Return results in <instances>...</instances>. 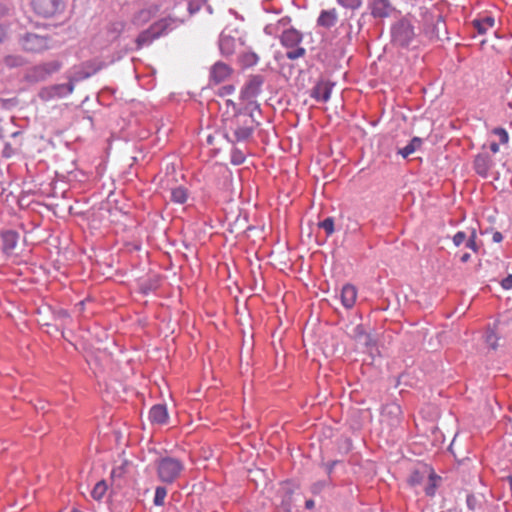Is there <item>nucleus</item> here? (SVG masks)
I'll return each instance as SVG.
<instances>
[{
    "mask_svg": "<svg viewBox=\"0 0 512 512\" xmlns=\"http://www.w3.org/2000/svg\"><path fill=\"white\" fill-rule=\"evenodd\" d=\"M280 42L289 49L286 56L290 60L299 59L306 53V50L299 46L302 42V34L294 28L285 30L280 37Z\"/></svg>",
    "mask_w": 512,
    "mask_h": 512,
    "instance_id": "obj_3",
    "label": "nucleus"
},
{
    "mask_svg": "<svg viewBox=\"0 0 512 512\" xmlns=\"http://www.w3.org/2000/svg\"><path fill=\"white\" fill-rule=\"evenodd\" d=\"M466 240V234L464 232H458L453 237V242L456 246H460Z\"/></svg>",
    "mask_w": 512,
    "mask_h": 512,
    "instance_id": "obj_36",
    "label": "nucleus"
},
{
    "mask_svg": "<svg viewBox=\"0 0 512 512\" xmlns=\"http://www.w3.org/2000/svg\"><path fill=\"white\" fill-rule=\"evenodd\" d=\"M357 289L354 285L350 284V283H347L345 284L342 289H341V293H340V299H341V303L342 305L346 308V309H352L356 303V299H357Z\"/></svg>",
    "mask_w": 512,
    "mask_h": 512,
    "instance_id": "obj_14",
    "label": "nucleus"
},
{
    "mask_svg": "<svg viewBox=\"0 0 512 512\" xmlns=\"http://www.w3.org/2000/svg\"><path fill=\"white\" fill-rule=\"evenodd\" d=\"M470 258H471L470 253L465 252V253H463V254L460 256V261H461L462 263H466V262H468V261L470 260Z\"/></svg>",
    "mask_w": 512,
    "mask_h": 512,
    "instance_id": "obj_42",
    "label": "nucleus"
},
{
    "mask_svg": "<svg viewBox=\"0 0 512 512\" xmlns=\"http://www.w3.org/2000/svg\"><path fill=\"white\" fill-rule=\"evenodd\" d=\"M20 45L25 52L41 53L50 48L51 41L47 36L29 32L20 38Z\"/></svg>",
    "mask_w": 512,
    "mask_h": 512,
    "instance_id": "obj_5",
    "label": "nucleus"
},
{
    "mask_svg": "<svg viewBox=\"0 0 512 512\" xmlns=\"http://www.w3.org/2000/svg\"><path fill=\"white\" fill-rule=\"evenodd\" d=\"M262 84L263 79L261 76L255 75L250 77L241 90L240 98L245 102L253 103L261 91Z\"/></svg>",
    "mask_w": 512,
    "mask_h": 512,
    "instance_id": "obj_10",
    "label": "nucleus"
},
{
    "mask_svg": "<svg viewBox=\"0 0 512 512\" xmlns=\"http://www.w3.org/2000/svg\"><path fill=\"white\" fill-rule=\"evenodd\" d=\"M492 133L499 138V142L501 144H507L508 143L509 135H508V132L504 128H501V127L494 128L492 130Z\"/></svg>",
    "mask_w": 512,
    "mask_h": 512,
    "instance_id": "obj_32",
    "label": "nucleus"
},
{
    "mask_svg": "<svg viewBox=\"0 0 512 512\" xmlns=\"http://www.w3.org/2000/svg\"><path fill=\"white\" fill-rule=\"evenodd\" d=\"M61 66L62 63L60 61L53 60L34 67L33 73L37 79L43 80L47 76L57 72L61 68Z\"/></svg>",
    "mask_w": 512,
    "mask_h": 512,
    "instance_id": "obj_12",
    "label": "nucleus"
},
{
    "mask_svg": "<svg viewBox=\"0 0 512 512\" xmlns=\"http://www.w3.org/2000/svg\"><path fill=\"white\" fill-rule=\"evenodd\" d=\"M232 69L225 63H215L210 71V80L215 84H220L230 77Z\"/></svg>",
    "mask_w": 512,
    "mask_h": 512,
    "instance_id": "obj_11",
    "label": "nucleus"
},
{
    "mask_svg": "<svg viewBox=\"0 0 512 512\" xmlns=\"http://www.w3.org/2000/svg\"><path fill=\"white\" fill-rule=\"evenodd\" d=\"M344 8L356 10L362 6V0H336Z\"/></svg>",
    "mask_w": 512,
    "mask_h": 512,
    "instance_id": "obj_31",
    "label": "nucleus"
},
{
    "mask_svg": "<svg viewBox=\"0 0 512 512\" xmlns=\"http://www.w3.org/2000/svg\"><path fill=\"white\" fill-rule=\"evenodd\" d=\"M339 463L338 460H333V461H330L328 463H324L323 464V467L325 468L326 470V473L330 476L332 473H333V470L335 468V466Z\"/></svg>",
    "mask_w": 512,
    "mask_h": 512,
    "instance_id": "obj_37",
    "label": "nucleus"
},
{
    "mask_svg": "<svg viewBox=\"0 0 512 512\" xmlns=\"http://www.w3.org/2000/svg\"><path fill=\"white\" fill-rule=\"evenodd\" d=\"M422 144V141L418 137H414L409 144H407L404 148H402L399 153L404 157H408L412 153H414Z\"/></svg>",
    "mask_w": 512,
    "mask_h": 512,
    "instance_id": "obj_26",
    "label": "nucleus"
},
{
    "mask_svg": "<svg viewBox=\"0 0 512 512\" xmlns=\"http://www.w3.org/2000/svg\"><path fill=\"white\" fill-rule=\"evenodd\" d=\"M484 340L489 349L496 350L498 348L499 337L493 330H491V329L486 330V332L484 334Z\"/></svg>",
    "mask_w": 512,
    "mask_h": 512,
    "instance_id": "obj_27",
    "label": "nucleus"
},
{
    "mask_svg": "<svg viewBox=\"0 0 512 512\" xmlns=\"http://www.w3.org/2000/svg\"><path fill=\"white\" fill-rule=\"evenodd\" d=\"M4 192V187L2 186V184H0V196L3 194Z\"/></svg>",
    "mask_w": 512,
    "mask_h": 512,
    "instance_id": "obj_47",
    "label": "nucleus"
},
{
    "mask_svg": "<svg viewBox=\"0 0 512 512\" xmlns=\"http://www.w3.org/2000/svg\"><path fill=\"white\" fill-rule=\"evenodd\" d=\"M170 194H171V200L178 204L185 203L187 200V197H188L187 190L182 186L173 188L171 190Z\"/></svg>",
    "mask_w": 512,
    "mask_h": 512,
    "instance_id": "obj_24",
    "label": "nucleus"
},
{
    "mask_svg": "<svg viewBox=\"0 0 512 512\" xmlns=\"http://www.w3.org/2000/svg\"><path fill=\"white\" fill-rule=\"evenodd\" d=\"M466 504L469 510H475L477 506V499L474 495L468 494L466 498Z\"/></svg>",
    "mask_w": 512,
    "mask_h": 512,
    "instance_id": "obj_35",
    "label": "nucleus"
},
{
    "mask_svg": "<svg viewBox=\"0 0 512 512\" xmlns=\"http://www.w3.org/2000/svg\"><path fill=\"white\" fill-rule=\"evenodd\" d=\"M304 234H306L308 238H311L314 234L313 226H306L305 228L301 226V236Z\"/></svg>",
    "mask_w": 512,
    "mask_h": 512,
    "instance_id": "obj_40",
    "label": "nucleus"
},
{
    "mask_svg": "<svg viewBox=\"0 0 512 512\" xmlns=\"http://www.w3.org/2000/svg\"><path fill=\"white\" fill-rule=\"evenodd\" d=\"M170 24L171 19L167 18L153 23L147 30H144L138 35L136 39L137 48L140 49L145 45L151 44L155 39L165 33Z\"/></svg>",
    "mask_w": 512,
    "mask_h": 512,
    "instance_id": "obj_4",
    "label": "nucleus"
},
{
    "mask_svg": "<svg viewBox=\"0 0 512 512\" xmlns=\"http://www.w3.org/2000/svg\"><path fill=\"white\" fill-rule=\"evenodd\" d=\"M490 149L493 153L499 152V144L495 142L491 143Z\"/></svg>",
    "mask_w": 512,
    "mask_h": 512,
    "instance_id": "obj_45",
    "label": "nucleus"
},
{
    "mask_svg": "<svg viewBox=\"0 0 512 512\" xmlns=\"http://www.w3.org/2000/svg\"><path fill=\"white\" fill-rule=\"evenodd\" d=\"M333 84L322 81L316 84L312 90L311 96L317 101L327 102L330 99Z\"/></svg>",
    "mask_w": 512,
    "mask_h": 512,
    "instance_id": "obj_17",
    "label": "nucleus"
},
{
    "mask_svg": "<svg viewBox=\"0 0 512 512\" xmlns=\"http://www.w3.org/2000/svg\"><path fill=\"white\" fill-rule=\"evenodd\" d=\"M414 37V28L411 23L405 19L398 21L392 27V42L397 46H408Z\"/></svg>",
    "mask_w": 512,
    "mask_h": 512,
    "instance_id": "obj_6",
    "label": "nucleus"
},
{
    "mask_svg": "<svg viewBox=\"0 0 512 512\" xmlns=\"http://www.w3.org/2000/svg\"><path fill=\"white\" fill-rule=\"evenodd\" d=\"M314 506H315L314 500H312V499L306 500V502H305L306 509H312V508H314Z\"/></svg>",
    "mask_w": 512,
    "mask_h": 512,
    "instance_id": "obj_44",
    "label": "nucleus"
},
{
    "mask_svg": "<svg viewBox=\"0 0 512 512\" xmlns=\"http://www.w3.org/2000/svg\"><path fill=\"white\" fill-rule=\"evenodd\" d=\"M319 224H334V221L331 217H327L323 221H321Z\"/></svg>",
    "mask_w": 512,
    "mask_h": 512,
    "instance_id": "obj_46",
    "label": "nucleus"
},
{
    "mask_svg": "<svg viewBox=\"0 0 512 512\" xmlns=\"http://www.w3.org/2000/svg\"><path fill=\"white\" fill-rule=\"evenodd\" d=\"M234 91H235V87L233 85H225L218 90L217 94L220 97H225V96H229V95L233 94Z\"/></svg>",
    "mask_w": 512,
    "mask_h": 512,
    "instance_id": "obj_34",
    "label": "nucleus"
},
{
    "mask_svg": "<svg viewBox=\"0 0 512 512\" xmlns=\"http://www.w3.org/2000/svg\"><path fill=\"white\" fill-rule=\"evenodd\" d=\"M475 231L472 232L471 237L466 241V247L472 249L473 251H477V246L475 242Z\"/></svg>",
    "mask_w": 512,
    "mask_h": 512,
    "instance_id": "obj_38",
    "label": "nucleus"
},
{
    "mask_svg": "<svg viewBox=\"0 0 512 512\" xmlns=\"http://www.w3.org/2000/svg\"><path fill=\"white\" fill-rule=\"evenodd\" d=\"M3 63L8 68H17L25 65L26 60L21 55H7L3 58Z\"/></svg>",
    "mask_w": 512,
    "mask_h": 512,
    "instance_id": "obj_23",
    "label": "nucleus"
},
{
    "mask_svg": "<svg viewBox=\"0 0 512 512\" xmlns=\"http://www.w3.org/2000/svg\"><path fill=\"white\" fill-rule=\"evenodd\" d=\"M154 14L151 10L145 9L139 11L133 18L132 23L136 27H141L153 18Z\"/></svg>",
    "mask_w": 512,
    "mask_h": 512,
    "instance_id": "obj_22",
    "label": "nucleus"
},
{
    "mask_svg": "<svg viewBox=\"0 0 512 512\" xmlns=\"http://www.w3.org/2000/svg\"><path fill=\"white\" fill-rule=\"evenodd\" d=\"M184 469V464L177 458L162 457L156 461V470L159 479L167 484L173 483Z\"/></svg>",
    "mask_w": 512,
    "mask_h": 512,
    "instance_id": "obj_2",
    "label": "nucleus"
},
{
    "mask_svg": "<svg viewBox=\"0 0 512 512\" xmlns=\"http://www.w3.org/2000/svg\"><path fill=\"white\" fill-rule=\"evenodd\" d=\"M440 480V477L437 476L432 470L427 472V480L424 487V491L427 496H434L437 488V482Z\"/></svg>",
    "mask_w": 512,
    "mask_h": 512,
    "instance_id": "obj_21",
    "label": "nucleus"
},
{
    "mask_svg": "<svg viewBox=\"0 0 512 512\" xmlns=\"http://www.w3.org/2000/svg\"><path fill=\"white\" fill-rule=\"evenodd\" d=\"M0 236L2 239V248L3 251L7 254L11 253L14 248L16 247V244L19 239V234L17 231L13 229H3L0 232Z\"/></svg>",
    "mask_w": 512,
    "mask_h": 512,
    "instance_id": "obj_15",
    "label": "nucleus"
},
{
    "mask_svg": "<svg viewBox=\"0 0 512 512\" xmlns=\"http://www.w3.org/2000/svg\"><path fill=\"white\" fill-rule=\"evenodd\" d=\"M474 28L479 34H486L495 27V18L492 16H483L473 20Z\"/></svg>",
    "mask_w": 512,
    "mask_h": 512,
    "instance_id": "obj_20",
    "label": "nucleus"
},
{
    "mask_svg": "<svg viewBox=\"0 0 512 512\" xmlns=\"http://www.w3.org/2000/svg\"><path fill=\"white\" fill-rule=\"evenodd\" d=\"M427 472L428 471H425V472H421L418 470L414 471L409 478L410 485L416 486V485L422 484L425 480V474L427 475Z\"/></svg>",
    "mask_w": 512,
    "mask_h": 512,
    "instance_id": "obj_30",
    "label": "nucleus"
},
{
    "mask_svg": "<svg viewBox=\"0 0 512 512\" xmlns=\"http://www.w3.org/2000/svg\"><path fill=\"white\" fill-rule=\"evenodd\" d=\"M71 512H82V511H79L77 509H73Z\"/></svg>",
    "mask_w": 512,
    "mask_h": 512,
    "instance_id": "obj_49",
    "label": "nucleus"
},
{
    "mask_svg": "<svg viewBox=\"0 0 512 512\" xmlns=\"http://www.w3.org/2000/svg\"><path fill=\"white\" fill-rule=\"evenodd\" d=\"M228 107L231 106L234 113L231 117L223 118V129L225 137L232 143L247 141L254 131V120L246 113H236V105L233 101L227 100Z\"/></svg>",
    "mask_w": 512,
    "mask_h": 512,
    "instance_id": "obj_1",
    "label": "nucleus"
},
{
    "mask_svg": "<svg viewBox=\"0 0 512 512\" xmlns=\"http://www.w3.org/2000/svg\"><path fill=\"white\" fill-rule=\"evenodd\" d=\"M226 221L228 222V224H232V222H233V221H232L231 219H229V218H227V219H226Z\"/></svg>",
    "mask_w": 512,
    "mask_h": 512,
    "instance_id": "obj_48",
    "label": "nucleus"
},
{
    "mask_svg": "<svg viewBox=\"0 0 512 512\" xmlns=\"http://www.w3.org/2000/svg\"><path fill=\"white\" fill-rule=\"evenodd\" d=\"M426 22L424 32L430 39L441 40L446 37V24L441 15L429 14L426 16Z\"/></svg>",
    "mask_w": 512,
    "mask_h": 512,
    "instance_id": "obj_8",
    "label": "nucleus"
},
{
    "mask_svg": "<svg viewBox=\"0 0 512 512\" xmlns=\"http://www.w3.org/2000/svg\"><path fill=\"white\" fill-rule=\"evenodd\" d=\"M317 232L315 233V240L320 243L324 242L327 237L335 232V226H316Z\"/></svg>",
    "mask_w": 512,
    "mask_h": 512,
    "instance_id": "obj_25",
    "label": "nucleus"
},
{
    "mask_svg": "<svg viewBox=\"0 0 512 512\" xmlns=\"http://www.w3.org/2000/svg\"><path fill=\"white\" fill-rule=\"evenodd\" d=\"M232 42V39L229 37H223L220 40V48L223 53L225 54H231L232 50L230 49V43Z\"/></svg>",
    "mask_w": 512,
    "mask_h": 512,
    "instance_id": "obj_33",
    "label": "nucleus"
},
{
    "mask_svg": "<svg viewBox=\"0 0 512 512\" xmlns=\"http://www.w3.org/2000/svg\"><path fill=\"white\" fill-rule=\"evenodd\" d=\"M34 12L44 18H51L63 12L65 4L63 0H33Z\"/></svg>",
    "mask_w": 512,
    "mask_h": 512,
    "instance_id": "obj_7",
    "label": "nucleus"
},
{
    "mask_svg": "<svg viewBox=\"0 0 512 512\" xmlns=\"http://www.w3.org/2000/svg\"><path fill=\"white\" fill-rule=\"evenodd\" d=\"M391 11L388 0H373L371 3V13L374 17L384 18L389 16Z\"/></svg>",
    "mask_w": 512,
    "mask_h": 512,
    "instance_id": "obj_19",
    "label": "nucleus"
},
{
    "mask_svg": "<svg viewBox=\"0 0 512 512\" xmlns=\"http://www.w3.org/2000/svg\"><path fill=\"white\" fill-rule=\"evenodd\" d=\"M501 286L505 290H509L512 288V274H509L501 281Z\"/></svg>",
    "mask_w": 512,
    "mask_h": 512,
    "instance_id": "obj_39",
    "label": "nucleus"
},
{
    "mask_svg": "<svg viewBox=\"0 0 512 512\" xmlns=\"http://www.w3.org/2000/svg\"><path fill=\"white\" fill-rule=\"evenodd\" d=\"M338 21V13L335 8L322 10L317 18V25L329 29Z\"/></svg>",
    "mask_w": 512,
    "mask_h": 512,
    "instance_id": "obj_16",
    "label": "nucleus"
},
{
    "mask_svg": "<svg viewBox=\"0 0 512 512\" xmlns=\"http://www.w3.org/2000/svg\"><path fill=\"white\" fill-rule=\"evenodd\" d=\"M492 166L493 160L488 153H480L475 157L474 169L480 176L487 177Z\"/></svg>",
    "mask_w": 512,
    "mask_h": 512,
    "instance_id": "obj_13",
    "label": "nucleus"
},
{
    "mask_svg": "<svg viewBox=\"0 0 512 512\" xmlns=\"http://www.w3.org/2000/svg\"><path fill=\"white\" fill-rule=\"evenodd\" d=\"M107 491V484L105 481H99L95 484L94 488L91 491V496L95 500H101Z\"/></svg>",
    "mask_w": 512,
    "mask_h": 512,
    "instance_id": "obj_28",
    "label": "nucleus"
},
{
    "mask_svg": "<svg viewBox=\"0 0 512 512\" xmlns=\"http://www.w3.org/2000/svg\"><path fill=\"white\" fill-rule=\"evenodd\" d=\"M492 238H493V241H494V242L499 243V242H501V241H502L503 236H502V234H501L500 232H495V233L493 234V237H492Z\"/></svg>",
    "mask_w": 512,
    "mask_h": 512,
    "instance_id": "obj_43",
    "label": "nucleus"
},
{
    "mask_svg": "<svg viewBox=\"0 0 512 512\" xmlns=\"http://www.w3.org/2000/svg\"><path fill=\"white\" fill-rule=\"evenodd\" d=\"M167 495V489L163 486H158L155 489L154 505L162 506L164 504L165 497Z\"/></svg>",
    "mask_w": 512,
    "mask_h": 512,
    "instance_id": "obj_29",
    "label": "nucleus"
},
{
    "mask_svg": "<svg viewBox=\"0 0 512 512\" xmlns=\"http://www.w3.org/2000/svg\"><path fill=\"white\" fill-rule=\"evenodd\" d=\"M168 412L165 405L156 404L149 411V419L153 424L163 425L168 421Z\"/></svg>",
    "mask_w": 512,
    "mask_h": 512,
    "instance_id": "obj_18",
    "label": "nucleus"
},
{
    "mask_svg": "<svg viewBox=\"0 0 512 512\" xmlns=\"http://www.w3.org/2000/svg\"><path fill=\"white\" fill-rule=\"evenodd\" d=\"M7 38V29L6 27L0 25V43L4 42Z\"/></svg>",
    "mask_w": 512,
    "mask_h": 512,
    "instance_id": "obj_41",
    "label": "nucleus"
},
{
    "mask_svg": "<svg viewBox=\"0 0 512 512\" xmlns=\"http://www.w3.org/2000/svg\"><path fill=\"white\" fill-rule=\"evenodd\" d=\"M74 91V84H57L49 87H44L39 92V97L44 101H49L56 98H62L71 94Z\"/></svg>",
    "mask_w": 512,
    "mask_h": 512,
    "instance_id": "obj_9",
    "label": "nucleus"
}]
</instances>
